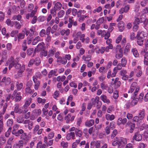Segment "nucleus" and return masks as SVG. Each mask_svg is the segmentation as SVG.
Returning a JSON list of instances; mask_svg holds the SVG:
<instances>
[{
	"label": "nucleus",
	"mask_w": 148,
	"mask_h": 148,
	"mask_svg": "<svg viewBox=\"0 0 148 148\" xmlns=\"http://www.w3.org/2000/svg\"><path fill=\"white\" fill-rule=\"evenodd\" d=\"M34 61L35 64L37 66H38L41 62L39 58H36Z\"/></svg>",
	"instance_id": "c756f323"
},
{
	"label": "nucleus",
	"mask_w": 148,
	"mask_h": 148,
	"mask_svg": "<svg viewBox=\"0 0 148 148\" xmlns=\"http://www.w3.org/2000/svg\"><path fill=\"white\" fill-rule=\"evenodd\" d=\"M57 28V25H54L52 27V29L51 30V32L52 34H53L54 33L56 30Z\"/></svg>",
	"instance_id": "79ce46f5"
},
{
	"label": "nucleus",
	"mask_w": 148,
	"mask_h": 148,
	"mask_svg": "<svg viewBox=\"0 0 148 148\" xmlns=\"http://www.w3.org/2000/svg\"><path fill=\"white\" fill-rule=\"evenodd\" d=\"M137 83L136 82H134L131 84L130 87L134 89L136 88V89L137 88H138L137 87Z\"/></svg>",
	"instance_id": "a18cd8bd"
},
{
	"label": "nucleus",
	"mask_w": 148,
	"mask_h": 148,
	"mask_svg": "<svg viewBox=\"0 0 148 148\" xmlns=\"http://www.w3.org/2000/svg\"><path fill=\"white\" fill-rule=\"evenodd\" d=\"M18 33V31L15 30L12 31L10 35L12 37H14L15 34H17Z\"/></svg>",
	"instance_id": "13d9d810"
},
{
	"label": "nucleus",
	"mask_w": 148,
	"mask_h": 148,
	"mask_svg": "<svg viewBox=\"0 0 148 148\" xmlns=\"http://www.w3.org/2000/svg\"><path fill=\"white\" fill-rule=\"evenodd\" d=\"M33 48H31L28 49L27 50V55L30 56L32 54L34 51Z\"/></svg>",
	"instance_id": "2f4dec72"
},
{
	"label": "nucleus",
	"mask_w": 148,
	"mask_h": 148,
	"mask_svg": "<svg viewBox=\"0 0 148 148\" xmlns=\"http://www.w3.org/2000/svg\"><path fill=\"white\" fill-rule=\"evenodd\" d=\"M31 102V99H29L28 100L26 101L25 103L24 107H25L27 108L30 105Z\"/></svg>",
	"instance_id": "c03bdc74"
},
{
	"label": "nucleus",
	"mask_w": 148,
	"mask_h": 148,
	"mask_svg": "<svg viewBox=\"0 0 148 148\" xmlns=\"http://www.w3.org/2000/svg\"><path fill=\"white\" fill-rule=\"evenodd\" d=\"M12 129V127H10L8 129V130L7 132L5 133V136L8 137L9 136V135L10 134V133L11 132V130Z\"/></svg>",
	"instance_id": "ea45409f"
},
{
	"label": "nucleus",
	"mask_w": 148,
	"mask_h": 148,
	"mask_svg": "<svg viewBox=\"0 0 148 148\" xmlns=\"http://www.w3.org/2000/svg\"><path fill=\"white\" fill-rule=\"evenodd\" d=\"M145 111L144 109H143L139 111L138 116L140 120H143L145 116Z\"/></svg>",
	"instance_id": "0eeeda50"
},
{
	"label": "nucleus",
	"mask_w": 148,
	"mask_h": 148,
	"mask_svg": "<svg viewBox=\"0 0 148 148\" xmlns=\"http://www.w3.org/2000/svg\"><path fill=\"white\" fill-rule=\"evenodd\" d=\"M147 36V34L143 31H140L138 32L137 35V38L140 39H142L143 40L145 39V38Z\"/></svg>",
	"instance_id": "7ed1b4c3"
},
{
	"label": "nucleus",
	"mask_w": 148,
	"mask_h": 148,
	"mask_svg": "<svg viewBox=\"0 0 148 148\" xmlns=\"http://www.w3.org/2000/svg\"><path fill=\"white\" fill-rule=\"evenodd\" d=\"M94 123V121L93 119H91L88 121H86L85 125L88 127H90L92 126Z\"/></svg>",
	"instance_id": "4468645a"
},
{
	"label": "nucleus",
	"mask_w": 148,
	"mask_h": 148,
	"mask_svg": "<svg viewBox=\"0 0 148 148\" xmlns=\"http://www.w3.org/2000/svg\"><path fill=\"white\" fill-rule=\"evenodd\" d=\"M39 128V126L38 125H37L35 126L34 130L33 133L35 134L36 132L38 131Z\"/></svg>",
	"instance_id": "3c124183"
},
{
	"label": "nucleus",
	"mask_w": 148,
	"mask_h": 148,
	"mask_svg": "<svg viewBox=\"0 0 148 148\" xmlns=\"http://www.w3.org/2000/svg\"><path fill=\"white\" fill-rule=\"evenodd\" d=\"M1 82L4 83L5 85H8L11 83V79L9 77H6L5 76L2 79Z\"/></svg>",
	"instance_id": "39448f33"
},
{
	"label": "nucleus",
	"mask_w": 148,
	"mask_h": 148,
	"mask_svg": "<svg viewBox=\"0 0 148 148\" xmlns=\"http://www.w3.org/2000/svg\"><path fill=\"white\" fill-rule=\"evenodd\" d=\"M114 88H116L119 87L121 84V82L120 81L117 82H114Z\"/></svg>",
	"instance_id": "864d4df0"
},
{
	"label": "nucleus",
	"mask_w": 148,
	"mask_h": 148,
	"mask_svg": "<svg viewBox=\"0 0 148 148\" xmlns=\"http://www.w3.org/2000/svg\"><path fill=\"white\" fill-rule=\"evenodd\" d=\"M138 101V98L133 99L132 101L131 104V105L133 106H134L137 104Z\"/></svg>",
	"instance_id": "b1692460"
},
{
	"label": "nucleus",
	"mask_w": 148,
	"mask_h": 148,
	"mask_svg": "<svg viewBox=\"0 0 148 148\" xmlns=\"http://www.w3.org/2000/svg\"><path fill=\"white\" fill-rule=\"evenodd\" d=\"M100 141L98 140L95 142V145L96 148H100Z\"/></svg>",
	"instance_id": "09e8293b"
},
{
	"label": "nucleus",
	"mask_w": 148,
	"mask_h": 148,
	"mask_svg": "<svg viewBox=\"0 0 148 148\" xmlns=\"http://www.w3.org/2000/svg\"><path fill=\"white\" fill-rule=\"evenodd\" d=\"M13 123V121L11 119H9L7 122V125L10 127H11Z\"/></svg>",
	"instance_id": "c85d7f7f"
},
{
	"label": "nucleus",
	"mask_w": 148,
	"mask_h": 148,
	"mask_svg": "<svg viewBox=\"0 0 148 148\" xmlns=\"http://www.w3.org/2000/svg\"><path fill=\"white\" fill-rule=\"evenodd\" d=\"M54 54L53 51L52 50H50L48 52V56L49 57L52 56Z\"/></svg>",
	"instance_id": "338daca9"
},
{
	"label": "nucleus",
	"mask_w": 148,
	"mask_h": 148,
	"mask_svg": "<svg viewBox=\"0 0 148 148\" xmlns=\"http://www.w3.org/2000/svg\"><path fill=\"white\" fill-rule=\"evenodd\" d=\"M139 23H141V20H140L138 18L136 19L134 22V25H138Z\"/></svg>",
	"instance_id": "5fc2aeb1"
},
{
	"label": "nucleus",
	"mask_w": 148,
	"mask_h": 148,
	"mask_svg": "<svg viewBox=\"0 0 148 148\" xmlns=\"http://www.w3.org/2000/svg\"><path fill=\"white\" fill-rule=\"evenodd\" d=\"M54 136V133L53 132H51L48 135V138L49 139L52 138Z\"/></svg>",
	"instance_id": "680f3d73"
},
{
	"label": "nucleus",
	"mask_w": 148,
	"mask_h": 148,
	"mask_svg": "<svg viewBox=\"0 0 148 148\" xmlns=\"http://www.w3.org/2000/svg\"><path fill=\"white\" fill-rule=\"evenodd\" d=\"M105 82H103L101 84V87L102 89H105L107 87V86L105 85L104 84Z\"/></svg>",
	"instance_id": "bf43d9fd"
},
{
	"label": "nucleus",
	"mask_w": 148,
	"mask_h": 148,
	"mask_svg": "<svg viewBox=\"0 0 148 148\" xmlns=\"http://www.w3.org/2000/svg\"><path fill=\"white\" fill-rule=\"evenodd\" d=\"M97 109H100L102 105V103L100 101H98L97 102Z\"/></svg>",
	"instance_id": "4d7b16f0"
},
{
	"label": "nucleus",
	"mask_w": 148,
	"mask_h": 148,
	"mask_svg": "<svg viewBox=\"0 0 148 148\" xmlns=\"http://www.w3.org/2000/svg\"><path fill=\"white\" fill-rule=\"evenodd\" d=\"M142 135L139 131L135 132L132 138L133 140H135L137 141H140L142 140Z\"/></svg>",
	"instance_id": "f03ea898"
},
{
	"label": "nucleus",
	"mask_w": 148,
	"mask_h": 148,
	"mask_svg": "<svg viewBox=\"0 0 148 148\" xmlns=\"http://www.w3.org/2000/svg\"><path fill=\"white\" fill-rule=\"evenodd\" d=\"M56 11H57V10L54 8L50 10V13L52 14L53 16H56Z\"/></svg>",
	"instance_id": "58836bf2"
},
{
	"label": "nucleus",
	"mask_w": 148,
	"mask_h": 148,
	"mask_svg": "<svg viewBox=\"0 0 148 148\" xmlns=\"http://www.w3.org/2000/svg\"><path fill=\"white\" fill-rule=\"evenodd\" d=\"M46 99H42V98L38 97L37 99V101L38 103H42V104L45 103L46 101Z\"/></svg>",
	"instance_id": "bb28decb"
},
{
	"label": "nucleus",
	"mask_w": 148,
	"mask_h": 148,
	"mask_svg": "<svg viewBox=\"0 0 148 148\" xmlns=\"http://www.w3.org/2000/svg\"><path fill=\"white\" fill-rule=\"evenodd\" d=\"M20 3V6L21 8H23L25 6V2L24 0H21Z\"/></svg>",
	"instance_id": "69168bd1"
},
{
	"label": "nucleus",
	"mask_w": 148,
	"mask_h": 148,
	"mask_svg": "<svg viewBox=\"0 0 148 148\" xmlns=\"http://www.w3.org/2000/svg\"><path fill=\"white\" fill-rule=\"evenodd\" d=\"M114 140L112 143V145L113 146H116L117 145H118L119 139L117 137H116L114 139Z\"/></svg>",
	"instance_id": "a878e982"
},
{
	"label": "nucleus",
	"mask_w": 148,
	"mask_h": 148,
	"mask_svg": "<svg viewBox=\"0 0 148 148\" xmlns=\"http://www.w3.org/2000/svg\"><path fill=\"white\" fill-rule=\"evenodd\" d=\"M44 45L45 44L43 42L39 43L37 47V51H39L41 50L44 51L45 49L44 47Z\"/></svg>",
	"instance_id": "6e6552de"
},
{
	"label": "nucleus",
	"mask_w": 148,
	"mask_h": 148,
	"mask_svg": "<svg viewBox=\"0 0 148 148\" xmlns=\"http://www.w3.org/2000/svg\"><path fill=\"white\" fill-rule=\"evenodd\" d=\"M112 44H110L108 46H107L106 48L105 47V51L108 52L109 49H112Z\"/></svg>",
	"instance_id": "6e6d98bb"
},
{
	"label": "nucleus",
	"mask_w": 148,
	"mask_h": 148,
	"mask_svg": "<svg viewBox=\"0 0 148 148\" xmlns=\"http://www.w3.org/2000/svg\"><path fill=\"white\" fill-rule=\"evenodd\" d=\"M106 118L108 120L112 121L114 119V115H110L109 114H106Z\"/></svg>",
	"instance_id": "dca6fc26"
},
{
	"label": "nucleus",
	"mask_w": 148,
	"mask_h": 148,
	"mask_svg": "<svg viewBox=\"0 0 148 148\" xmlns=\"http://www.w3.org/2000/svg\"><path fill=\"white\" fill-rule=\"evenodd\" d=\"M75 133L76 135H77L79 137H80L82 134V131L77 129L75 130Z\"/></svg>",
	"instance_id": "4be33fe9"
},
{
	"label": "nucleus",
	"mask_w": 148,
	"mask_h": 148,
	"mask_svg": "<svg viewBox=\"0 0 148 148\" xmlns=\"http://www.w3.org/2000/svg\"><path fill=\"white\" fill-rule=\"evenodd\" d=\"M62 7V4L60 2H58L55 3L53 7L56 9L57 10H59L61 9Z\"/></svg>",
	"instance_id": "9b49d317"
},
{
	"label": "nucleus",
	"mask_w": 148,
	"mask_h": 148,
	"mask_svg": "<svg viewBox=\"0 0 148 148\" xmlns=\"http://www.w3.org/2000/svg\"><path fill=\"white\" fill-rule=\"evenodd\" d=\"M40 37L39 36H38L34 39L32 42V44L33 45H35L38 41L40 40Z\"/></svg>",
	"instance_id": "5701e85b"
},
{
	"label": "nucleus",
	"mask_w": 148,
	"mask_h": 148,
	"mask_svg": "<svg viewBox=\"0 0 148 148\" xmlns=\"http://www.w3.org/2000/svg\"><path fill=\"white\" fill-rule=\"evenodd\" d=\"M144 64L147 65H148V51L145 53L144 55Z\"/></svg>",
	"instance_id": "a211bd4d"
},
{
	"label": "nucleus",
	"mask_w": 148,
	"mask_h": 148,
	"mask_svg": "<svg viewBox=\"0 0 148 148\" xmlns=\"http://www.w3.org/2000/svg\"><path fill=\"white\" fill-rule=\"evenodd\" d=\"M137 42L138 45H142L143 44L144 40H143L142 39L138 38H137Z\"/></svg>",
	"instance_id": "f704fd0d"
},
{
	"label": "nucleus",
	"mask_w": 148,
	"mask_h": 148,
	"mask_svg": "<svg viewBox=\"0 0 148 148\" xmlns=\"http://www.w3.org/2000/svg\"><path fill=\"white\" fill-rule=\"evenodd\" d=\"M122 36L121 35L119 36L116 40V42L117 43H119L122 39Z\"/></svg>",
	"instance_id": "774afa93"
},
{
	"label": "nucleus",
	"mask_w": 148,
	"mask_h": 148,
	"mask_svg": "<svg viewBox=\"0 0 148 148\" xmlns=\"http://www.w3.org/2000/svg\"><path fill=\"white\" fill-rule=\"evenodd\" d=\"M118 27L119 28V31L122 32L124 29V24L123 21H120L118 24Z\"/></svg>",
	"instance_id": "1a4fd4ad"
},
{
	"label": "nucleus",
	"mask_w": 148,
	"mask_h": 148,
	"mask_svg": "<svg viewBox=\"0 0 148 148\" xmlns=\"http://www.w3.org/2000/svg\"><path fill=\"white\" fill-rule=\"evenodd\" d=\"M24 36V34L19 33L18 35V41H19L23 39Z\"/></svg>",
	"instance_id": "393cba45"
},
{
	"label": "nucleus",
	"mask_w": 148,
	"mask_h": 148,
	"mask_svg": "<svg viewBox=\"0 0 148 148\" xmlns=\"http://www.w3.org/2000/svg\"><path fill=\"white\" fill-rule=\"evenodd\" d=\"M7 106V104L6 103H5L3 107L2 112H0V117H1L2 116V115L4 114L5 112Z\"/></svg>",
	"instance_id": "412c9836"
},
{
	"label": "nucleus",
	"mask_w": 148,
	"mask_h": 148,
	"mask_svg": "<svg viewBox=\"0 0 148 148\" xmlns=\"http://www.w3.org/2000/svg\"><path fill=\"white\" fill-rule=\"evenodd\" d=\"M124 8V12H127L129 10L130 6L128 5H126Z\"/></svg>",
	"instance_id": "e2e57ef3"
},
{
	"label": "nucleus",
	"mask_w": 148,
	"mask_h": 148,
	"mask_svg": "<svg viewBox=\"0 0 148 148\" xmlns=\"http://www.w3.org/2000/svg\"><path fill=\"white\" fill-rule=\"evenodd\" d=\"M6 142V139L4 138H2L0 140V144L1 145H3Z\"/></svg>",
	"instance_id": "0e129e2a"
},
{
	"label": "nucleus",
	"mask_w": 148,
	"mask_h": 148,
	"mask_svg": "<svg viewBox=\"0 0 148 148\" xmlns=\"http://www.w3.org/2000/svg\"><path fill=\"white\" fill-rule=\"evenodd\" d=\"M133 120L135 122H138L141 120H140V119L138 116H136L133 117Z\"/></svg>",
	"instance_id": "8fccbe9b"
},
{
	"label": "nucleus",
	"mask_w": 148,
	"mask_h": 148,
	"mask_svg": "<svg viewBox=\"0 0 148 148\" xmlns=\"http://www.w3.org/2000/svg\"><path fill=\"white\" fill-rule=\"evenodd\" d=\"M61 146H63V148H67L68 146V143L67 142L62 141L61 143Z\"/></svg>",
	"instance_id": "e433bc0d"
},
{
	"label": "nucleus",
	"mask_w": 148,
	"mask_h": 148,
	"mask_svg": "<svg viewBox=\"0 0 148 148\" xmlns=\"http://www.w3.org/2000/svg\"><path fill=\"white\" fill-rule=\"evenodd\" d=\"M100 99L104 103H110V100L107 99V97L105 95H101L100 97Z\"/></svg>",
	"instance_id": "ddd939ff"
},
{
	"label": "nucleus",
	"mask_w": 148,
	"mask_h": 148,
	"mask_svg": "<svg viewBox=\"0 0 148 148\" xmlns=\"http://www.w3.org/2000/svg\"><path fill=\"white\" fill-rule=\"evenodd\" d=\"M19 60L18 59L16 58L15 60V67L17 69H20L22 68V66L20 64L18 63Z\"/></svg>",
	"instance_id": "2eb2a0df"
},
{
	"label": "nucleus",
	"mask_w": 148,
	"mask_h": 148,
	"mask_svg": "<svg viewBox=\"0 0 148 148\" xmlns=\"http://www.w3.org/2000/svg\"><path fill=\"white\" fill-rule=\"evenodd\" d=\"M15 27L16 28L18 29H20L21 27V25L17 21H15Z\"/></svg>",
	"instance_id": "72a5a7b5"
},
{
	"label": "nucleus",
	"mask_w": 148,
	"mask_h": 148,
	"mask_svg": "<svg viewBox=\"0 0 148 148\" xmlns=\"http://www.w3.org/2000/svg\"><path fill=\"white\" fill-rule=\"evenodd\" d=\"M121 63L123 65L122 66L125 67L126 64V60L125 58H123L121 60Z\"/></svg>",
	"instance_id": "de8ad7c7"
},
{
	"label": "nucleus",
	"mask_w": 148,
	"mask_h": 148,
	"mask_svg": "<svg viewBox=\"0 0 148 148\" xmlns=\"http://www.w3.org/2000/svg\"><path fill=\"white\" fill-rule=\"evenodd\" d=\"M132 51L135 57H138L139 56V54L136 48L132 49Z\"/></svg>",
	"instance_id": "6ab92c4d"
},
{
	"label": "nucleus",
	"mask_w": 148,
	"mask_h": 148,
	"mask_svg": "<svg viewBox=\"0 0 148 148\" xmlns=\"http://www.w3.org/2000/svg\"><path fill=\"white\" fill-rule=\"evenodd\" d=\"M64 14V11L63 10L60 11L58 13V17L60 18L62 17Z\"/></svg>",
	"instance_id": "c9c22d12"
},
{
	"label": "nucleus",
	"mask_w": 148,
	"mask_h": 148,
	"mask_svg": "<svg viewBox=\"0 0 148 148\" xmlns=\"http://www.w3.org/2000/svg\"><path fill=\"white\" fill-rule=\"evenodd\" d=\"M130 46L129 44H127L124 49V54L125 55L127 54L128 52L130 51Z\"/></svg>",
	"instance_id": "aec40b11"
},
{
	"label": "nucleus",
	"mask_w": 148,
	"mask_h": 148,
	"mask_svg": "<svg viewBox=\"0 0 148 148\" xmlns=\"http://www.w3.org/2000/svg\"><path fill=\"white\" fill-rule=\"evenodd\" d=\"M6 23L7 24L11 27H12L14 25V23L13 22H12L10 20L7 19L6 21Z\"/></svg>",
	"instance_id": "473e14b6"
},
{
	"label": "nucleus",
	"mask_w": 148,
	"mask_h": 148,
	"mask_svg": "<svg viewBox=\"0 0 148 148\" xmlns=\"http://www.w3.org/2000/svg\"><path fill=\"white\" fill-rule=\"evenodd\" d=\"M57 72V70L56 69H54V70H51L50 72L49 73L48 75V77L49 78H51L52 75H54L55 76H57L58 75V74H56V73Z\"/></svg>",
	"instance_id": "9d476101"
},
{
	"label": "nucleus",
	"mask_w": 148,
	"mask_h": 148,
	"mask_svg": "<svg viewBox=\"0 0 148 148\" xmlns=\"http://www.w3.org/2000/svg\"><path fill=\"white\" fill-rule=\"evenodd\" d=\"M14 111L15 113H18L19 114H21L23 112L22 108H19L18 106H16L14 108Z\"/></svg>",
	"instance_id": "f8f14e48"
},
{
	"label": "nucleus",
	"mask_w": 148,
	"mask_h": 148,
	"mask_svg": "<svg viewBox=\"0 0 148 148\" xmlns=\"http://www.w3.org/2000/svg\"><path fill=\"white\" fill-rule=\"evenodd\" d=\"M25 91L26 93H33V90H32L30 89V87H27L25 89Z\"/></svg>",
	"instance_id": "4c0bfd02"
},
{
	"label": "nucleus",
	"mask_w": 148,
	"mask_h": 148,
	"mask_svg": "<svg viewBox=\"0 0 148 148\" xmlns=\"http://www.w3.org/2000/svg\"><path fill=\"white\" fill-rule=\"evenodd\" d=\"M25 69V66L24 64H23L22 66L21 69L19 70L17 72V74L20 77H21L22 76V73L24 71Z\"/></svg>",
	"instance_id": "423d86ee"
},
{
	"label": "nucleus",
	"mask_w": 148,
	"mask_h": 148,
	"mask_svg": "<svg viewBox=\"0 0 148 148\" xmlns=\"http://www.w3.org/2000/svg\"><path fill=\"white\" fill-rule=\"evenodd\" d=\"M33 112L36 113L38 115H40L41 112V110L40 109H35L33 111Z\"/></svg>",
	"instance_id": "a19ab883"
},
{
	"label": "nucleus",
	"mask_w": 148,
	"mask_h": 148,
	"mask_svg": "<svg viewBox=\"0 0 148 148\" xmlns=\"http://www.w3.org/2000/svg\"><path fill=\"white\" fill-rule=\"evenodd\" d=\"M110 126H107L105 129V131L107 134H108L110 133V130L111 128H112V129H113V127H111V123L110 124Z\"/></svg>",
	"instance_id": "cd10ccee"
},
{
	"label": "nucleus",
	"mask_w": 148,
	"mask_h": 148,
	"mask_svg": "<svg viewBox=\"0 0 148 148\" xmlns=\"http://www.w3.org/2000/svg\"><path fill=\"white\" fill-rule=\"evenodd\" d=\"M117 134V131L115 129L114 130L113 132L112 133L111 135V137L112 138H114L116 135Z\"/></svg>",
	"instance_id": "603ef678"
},
{
	"label": "nucleus",
	"mask_w": 148,
	"mask_h": 148,
	"mask_svg": "<svg viewBox=\"0 0 148 148\" xmlns=\"http://www.w3.org/2000/svg\"><path fill=\"white\" fill-rule=\"evenodd\" d=\"M27 136L26 133H23L21 136L20 138L24 140H27Z\"/></svg>",
	"instance_id": "7c9ffc66"
},
{
	"label": "nucleus",
	"mask_w": 148,
	"mask_h": 148,
	"mask_svg": "<svg viewBox=\"0 0 148 148\" xmlns=\"http://www.w3.org/2000/svg\"><path fill=\"white\" fill-rule=\"evenodd\" d=\"M148 3V0H143L141 2V5L143 7L145 6Z\"/></svg>",
	"instance_id": "37998d69"
},
{
	"label": "nucleus",
	"mask_w": 148,
	"mask_h": 148,
	"mask_svg": "<svg viewBox=\"0 0 148 148\" xmlns=\"http://www.w3.org/2000/svg\"><path fill=\"white\" fill-rule=\"evenodd\" d=\"M45 30L44 29H42L40 33V36L41 37H43L45 35Z\"/></svg>",
	"instance_id": "49530a36"
},
{
	"label": "nucleus",
	"mask_w": 148,
	"mask_h": 148,
	"mask_svg": "<svg viewBox=\"0 0 148 148\" xmlns=\"http://www.w3.org/2000/svg\"><path fill=\"white\" fill-rule=\"evenodd\" d=\"M140 19L141 20V23L143 22L145 25H146L148 22L147 19L145 18V16L143 15L141 16L140 18Z\"/></svg>",
	"instance_id": "f3484780"
},
{
	"label": "nucleus",
	"mask_w": 148,
	"mask_h": 148,
	"mask_svg": "<svg viewBox=\"0 0 148 148\" xmlns=\"http://www.w3.org/2000/svg\"><path fill=\"white\" fill-rule=\"evenodd\" d=\"M117 124L118 125H120L121 124H122V119L121 118H119L117 122Z\"/></svg>",
	"instance_id": "052dcab7"
},
{
	"label": "nucleus",
	"mask_w": 148,
	"mask_h": 148,
	"mask_svg": "<svg viewBox=\"0 0 148 148\" xmlns=\"http://www.w3.org/2000/svg\"><path fill=\"white\" fill-rule=\"evenodd\" d=\"M130 126V128L129 132L130 133H132L135 128V123H133L128 121L126 124L125 127Z\"/></svg>",
	"instance_id": "20e7f679"
},
{
	"label": "nucleus",
	"mask_w": 148,
	"mask_h": 148,
	"mask_svg": "<svg viewBox=\"0 0 148 148\" xmlns=\"http://www.w3.org/2000/svg\"><path fill=\"white\" fill-rule=\"evenodd\" d=\"M127 143V140L125 138H120L119 139L118 148H124Z\"/></svg>",
	"instance_id": "f257e3e1"
}]
</instances>
